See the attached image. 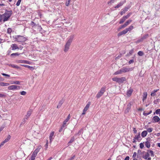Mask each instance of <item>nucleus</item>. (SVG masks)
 Listing matches in <instances>:
<instances>
[{
	"instance_id": "8fccbe9b",
	"label": "nucleus",
	"mask_w": 160,
	"mask_h": 160,
	"mask_svg": "<svg viewBox=\"0 0 160 160\" xmlns=\"http://www.w3.org/2000/svg\"><path fill=\"white\" fill-rule=\"evenodd\" d=\"M142 154L141 151L140 150H138V155H140Z\"/></svg>"
},
{
	"instance_id": "de8ad7c7",
	"label": "nucleus",
	"mask_w": 160,
	"mask_h": 160,
	"mask_svg": "<svg viewBox=\"0 0 160 160\" xmlns=\"http://www.w3.org/2000/svg\"><path fill=\"white\" fill-rule=\"evenodd\" d=\"M137 153L136 152H134L133 153V154L132 156V158H136V156H137Z\"/></svg>"
},
{
	"instance_id": "f257e3e1",
	"label": "nucleus",
	"mask_w": 160,
	"mask_h": 160,
	"mask_svg": "<svg viewBox=\"0 0 160 160\" xmlns=\"http://www.w3.org/2000/svg\"><path fill=\"white\" fill-rule=\"evenodd\" d=\"M74 38V35H72L70 36L67 41L65 46L64 51L65 52H67Z\"/></svg>"
},
{
	"instance_id": "1a4fd4ad",
	"label": "nucleus",
	"mask_w": 160,
	"mask_h": 160,
	"mask_svg": "<svg viewBox=\"0 0 160 160\" xmlns=\"http://www.w3.org/2000/svg\"><path fill=\"white\" fill-rule=\"evenodd\" d=\"M90 105V103H88L86 105L85 107L84 108L83 110V112L82 113V115H83L85 114L86 112L87 111V110H88L89 107Z\"/></svg>"
},
{
	"instance_id": "052dcab7",
	"label": "nucleus",
	"mask_w": 160,
	"mask_h": 160,
	"mask_svg": "<svg viewBox=\"0 0 160 160\" xmlns=\"http://www.w3.org/2000/svg\"><path fill=\"white\" fill-rule=\"evenodd\" d=\"M75 157V156H73L71 158H70L69 159V160H73L74 159V158Z\"/></svg>"
},
{
	"instance_id": "20e7f679",
	"label": "nucleus",
	"mask_w": 160,
	"mask_h": 160,
	"mask_svg": "<svg viewBox=\"0 0 160 160\" xmlns=\"http://www.w3.org/2000/svg\"><path fill=\"white\" fill-rule=\"evenodd\" d=\"M133 28V26L132 25H131L128 28H126L125 30H123L122 32H120L118 34V36H121L123 34H126L128 31H130Z\"/></svg>"
},
{
	"instance_id": "680f3d73",
	"label": "nucleus",
	"mask_w": 160,
	"mask_h": 160,
	"mask_svg": "<svg viewBox=\"0 0 160 160\" xmlns=\"http://www.w3.org/2000/svg\"><path fill=\"white\" fill-rule=\"evenodd\" d=\"M129 156H127L125 158L124 160H129Z\"/></svg>"
},
{
	"instance_id": "423d86ee",
	"label": "nucleus",
	"mask_w": 160,
	"mask_h": 160,
	"mask_svg": "<svg viewBox=\"0 0 160 160\" xmlns=\"http://www.w3.org/2000/svg\"><path fill=\"white\" fill-rule=\"evenodd\" d=\"M122 73H124L128 72L130 71H132L133 70V68H129L126 67H123L120 69Z\"/></svg>"
},
{
	"instance_id": "2f4dec72",
	"label": "nucleus",
	"mask_w": 160,
	"mask_h": 160,
	"mask_svg": "<svg viewBox=\"0 0 160 160\" xmlns=\"http://www.w3.org/2000/svg\"><path fill=\"white\" fill-rule=\"evenodd\" d=\"M149 154L148 152L146 154L143 156V158L145 159H146L149 157Z\"/></svg>"
},
{
	"instance_id": "c756f323",
	"label": "nucleus",
	"mask_w": 160,
	"mask_h": 160,
	"mask_svg": "<svg viewBox=\"0 0 160 160\" xmlns=\"http://www.w3.org/2000/svg\"><path fill=\"white\" fill-rule=\"evenodd\" d=\"M132 22V20H129L127 21L124 24L126 27L128 26Z\"/></svg>"
},
{
	"instance_id": "c03bdc74",
	"label": "nucleus",
	"mask_w": 160,
	"mask_h": 160,
	"mask_svg": "<svg viewBox=\"0 0 160 160\" xmlns=\"http://www.w3.org/2000/svg\"><path fill=\"white\" fill-rule=\"evenodd\" d=\"M144 145L143 143H141L140 144V147L141 148H142L144 147Z\"/></svg>"
},
{
	"instance_id": "7ed1b4c3",
	"label": "nucleus",
	"mask_w": 160,
	"mask_h": 160,
	"mask_svg": "<svg viewBox=\"0 0 160 160\" xmlns=\"http://www.w3.org/2000/svg\"><path fill=\"white\" fill-rule=\"evenodd\" d=\"M41 148V146L40 145L32 153L31 158L29 159V160H34L35 157H36L38 153L39 152Z\"/></svg>"
},
{
	"instance_id": "49530a36",
	"label": "nucleus",
	"mask_w": 160,
	"mask_h": 160,
	"mask_svg": "<svg viewBox=\"0 0 160 160\" xmlns=\"http://www.w3.org/2000/svg\"><path fill=\"white\" fill-rule=\"evenodd\" d=\"M155 112H156V114H158L159 113H160V109H158L156 110V111Z\"/></svg>"
},
{
	"instance_id": "f704fd0d",
	"label": "nucleus",
	"mask_w": 160,
	"mask_h": 160,
	"mask_svg": "<svg viewBox=\"0 0 160 160\" xmlns=\"http://www.w3.org/2000/svg\"><path fill=\"white\" fill-rule=\"evenodd\" d=\"M140 138V133H138V135H137L135 136L134 137V139L138 140L139 138Z\"/></svg>"
},
{
	"instance_id": "ea45409f",
	"label": "nucleus",
	"mask_w": 160,
	"mask_h": 160,
	"mask_svg": "<svg viewBox=\"0 0 160 160\" xmlns=\"http://www.w3.org/2000/svg\"><path fill=\"white\" fill-rule=\"evenodd\" d=\"M19 54H19L18 53L16 52L15 53H12L11 55V56H18Z\"/></svg>"
},
{
	"instance_id": "0e129e2a",
	"label": "nucleus",
	"mask_w": 160,
	"mask_h": 160,
	"mask_svg": "<svg viewBox=\"0 0 160 160\" xmlns=\"http://www.w3.org/2000/svg\"><path fill=\"white\" fill-rule=\"evenodd\" d=\"M133 52V49H132L131 50L130 52V53L131 54H132Z\"/></svg>"
},
{
	"instance_id": "3c124183",
	"label": "nucleus",
	"mask_w": 160,
	"mask_h": 160,
	"mask_svg": "<svg viewBox=\"0 0 160 160\" xmlns=\"http://www.w3.org/2000/svg\"><path fill=\"white\" fill-rule=\"evenodd\" d=\"M74 141V138H72L69 141V142L68 143H71L72 142H73Z\"/></svg>"
},
{
	"instance_id": "a211bd4d",
	"label": "nucleus",
	"mask_w": 160,
	"mask_h": 160,
	"mask_svg": "<svg viewBox=\"0 0 160 160\" xmlns=\"http://www.w3.org/2000/svg\"><path fill=\"white\" fill-rule=\"evenodd\" d=\"M22 81H11V84H18L20 85V84L21 82Z\"/></svg>"
},
{
	"instance_id": "6ab92c4d",
	"label": "nucleus",
	"mask_w": 160,
	"mask_h": 160,
	"mask_svg": "<svg viewBox=\"0 0 160 160\" xmlns=\"http://www.w3.org/2000/svg\"><path fill=\"white\" fill-rule=\"evenodd\" d=\"M9 85V83L7 82H0V86H7Z\"/></svg>"
},
{
	"instance_id": "f8f14e48",
	"label": "nucleus",
	"mask_w": 160,
	"mask_h": 160,
	"mask_svg": "<svg viewBox=\"0 0 160 160\" xmlns=\"http://www.w3.org/2000/svg\"><path fill=\"white\" fill-rule=\"evenodd\" d=\"M126 80V78L125 77H122L119 78V84L122 83Z\"/></svg>"
},
{
	"instance_id": "2eb2a0df",
	"label": "nucleus",
	"mask_w": 160,
	"mask_h": 160,
	"mask_svg": "<svg viewBox=\"0 0 160 160\" xmlns=\"http://www.w3.org/2000/svg\"><path fill=\"white\" fill-rule=\"evenodd\" d=\"M129 7H126L124 8L122 10V11L120 12V14L121 15H122L125 13L129 9Z\"/></svg>"
},
{
	"instance_id": "393cba45",
	"label": "nucleus",
	"mask_w": 160,
	"mask_h": 160,
	"mask_svg": "<svg viewBox=\"0 0 160 160\" xmlns=\"http://www.w3.org/2000/svg\"><path fill=\"white\" fill-rule=\"evenodd\" d=\"M133 90L132 89H130L129 90H128L127 93V95L128 96H130L132 94V92Z\"/></svg>"
},
{
	"instance_id": "cd10ccee",
	"label": "nucleus",
	"mask_w": 160,
	"mask_h": 160,
	"mask_svg": "<svg viewBox=\"0 0 160 160\" xmlns=\"http://www.w3.org/2000/svg\"><path fill=\"white\" fill-rule=\"evenodd\" d=\"M32 112V110L31 109L29 110L27 112V114L26 115V116H28L30 117L31 115Z\"/></svg>"
},
{
	"instance_id": "5fc2aeb1",
	"label": "nucleus",
	"mask_w": 160,
	"mask_h": 160,
	"mask_svg": "<svg viewBox=\"0 0 160 160\" xmlns=\"http://www.w3.org/2000/svg\"><path fill=\"white\" fill-rule=\"evenodd\" d=\"M3 20L2 15L0 14V22H1L2 20Z\"/></svg>"
},
{
	"instance_id": "37998d69",
	"label": "nucleus",
	"mask_w": 160,
	"mask_h": 160,
	"mask_svg": "<svg viewBox=\"0 0 160 160\" xmlns=\"http://www.w3.org/2000/svg\"><path fill=\"white\" fill-rule=\"evenodd\" d=\"M21 0H18V2L16 3V5L17 6H18L20 5V3L21 2Z\"/></svg>"
},
{
	"instance_id": "e433bc0d",
	"label": "nucleus",
	"mask_w": 160,
	"mask_h": 160,
	"mask_svg": "<svg viewBox=\"0 0 160 160\" xmlns=\"http://www.w3.org/2000/svg\"><path fill=\"white\" fill-rule=\"evenodd\" d=\"M138 55L139 56H142L144 55V53L142 51H139L138 53Z\"/></svg>"
},
{
	"instance_id": "864d4df0",
	"label": "nucleus",
	"mask_w": 160,
	"mask_h": 160,
	"mask_svg": "<svg viewBox=\"0 0 160 160\" xmlns=\"http://www.w3.org/2000/svg\"><path fill=\"white\" fill-rule=\"evenodd\" d=\"M27 120L24 118L23 119L22 123L24 124Z\"/></svg>"
},
{
	"instance_id": "9b49d317",
	"label": "nucleus",
	"mask_w": 160,
	"mask_h": 160,
	"mask_svg": "<svg viewBox=\"0 0 160 160\" xmlns=\"http://www.w3.org/2000/svg\"><path fill=\"white\" fill-rule=\"evenodd\" d=\"M70 118V114H69L67 117V118L63 121V127H65V125L67 122L68 121Z\"/></svg>"
},
{
	"instance_id": "6e6552de",
	"label": "nucleus",
	"mask_w": 160,
	"mask_h": 160,
	"mask_svg": "<svg viewBox=\"0 0 160 160\" xmlns=\"http://www.w3.org/2000/svg\"><path fill=\"white\" fill-rule=\"evenodd\" d=\"M20 88V87L16 85H12L8 87V89L9 90H19Z\"/></svg>"
},
{
	"instance_id": "338daca9",
	"label": "nucleus",
	"mask_w": 160,
	"mask_h": 160,
	"mask_svg": "<svg viewBox=\"0 0 160 160\" xmlns=\"http://www.w3.org/2000/svg\"><path fill=\"white\" fill-rule=\"evenodd\" d=\"M158 146L160 148V143H157Z\"/></svg>"
},
{
	"instance_id": "6e6d98bb",
	"label": "nucleus",
	"mask_w": 160,
	"mask_h": 160,
	"mask_svg": "<svg viewBox=\"0 0 160 160\" xmlns=\"http://www.w3.org/2000/svg\"><path fill=\"white\" fill-rule=\"evenodd\" d=\"M126 27V26H125V24H124L123 25H122V26H121V27H120V28H119V29H122V28H125V27Z\"/></svg>"
},
{
	"instance_id": "f03ea898",
	"label": "nucleus",
	"mask_w": 160,
	"mask_h": 160,
	"mask_svg": "<svg viewBox=\"0 0 160 160\" xmlns=\"http://www.w3.org/2000/svg\"><path fill=\"white\" fill-rule=\"evenodd\" d=\"M12 14V11L10 10L6 11L4 14H2L3 17V22H5L7 21L11 16Z\"/></svg>"
},
{
	"instance_id": "5701e85b",
	"label": "nucleus",
	"mask_w": 160,
	"mask_h": 160,
	"mask_svg": "<svg viewBox=\"0 0 160 160\" xmlns=\"http://www.w3.org/2000/svg\"><path fill=\"white\" fill-rule=\"evenodd\" d=\"M10 67H11L12 68H15L17 69H19L20 68V67L17 65H15L13 64H10L9 65Z\"/></svg>"
},
{
	"instance_id": "9d476101",
	"label": "nucleus",
	"mask_w": 160,
	"mask_h": 160,
	"mask_svg": "<svg viewBox=\"0 0 160 160\" xmlns=\"http://www.w3.org/2000/svg\"><path fill=\"white\" fill-rule=\"evenodd\" d=\"M54 134V132H52L50 134L49 138L50 139L49 142L51 144L53 140L54 139L53 136Z\"/></svg>"
},
{
	"instance_id": "4c0bfd02",
	"label": "nucleus",
	"mask_w": 160,
	"mask_h": 160,
	"mask_svg": "<svg viewBox=\"0 0 160 160\" xmlns=\"http://www.w3.org/2000/svg\"><path fill=\"white\" fill-rule=\"evenodd\" d=\"M12 32V29L10 28H8L7 30V32L9 34L11 33Z\"/></svg>"
},
{
	"instance_id": "79ce46f5",
	"label": "nucleus",
	"mask_w": 160,
	"mask_h": 160,
	"mask_svg": "<svg viewBox=\"0 0 160 160\" xmlns=\"http://www.w3.org/2000/svg\"><path fill=\"white\" fill-rule=\"evenodd\" d=\"M48 140H47L46 144L45 145V147L46 149H47V148H48Z\"/></svg>"
},
{
	"instance_id": "774afa93",
	"label": "nucleus",
	"mask_w": 160,
	"mask_h": 160,
	"mask_svg": "<svg viewBox=\"0 0 160 160\" xmlns=\"http://www.w3.org/2000/svg\"><path fill=\"white\" fill-rule=\"evenodd\" d=\"M147 160H151V158L150 157H148V158H147V159H146Z\"/></svg>"
},
{
	"instance_id": "ddd939ff",
	"label": "nucleus",
	"mask_w": 160,
	"mask_h": 160,
	"mask_svg": "<svg viewBox=\"0 0 160 160\" xmlns=\"http://www.w3.org/2000/svg\"><path fill=\"white\" fill-rule=\"evenodd\" d=\"M153 120H154L153 122H159L160 119L158 116H156L153 118Z\"/></svg>"
},
{
	"instance_id": "13d9d810",
	"label": "nucleus",
	"mask_w": 160,
	"mask_h": 160,
	"mask_svg": "<svg viewBox=\"0 0 160 160\" xmlns=\"http://www.w3.org/2000/svg\"><path fill=\"white\" fill-rule=\"evenodd\" d=\"M64 127H63V125H62L61 128L59 129V132H61L62 131V129H63V128H64Z\"/></svg>"
},
{
	"instance_id": "4d7b16f0",
	"label": "nucleus",
	"mask_w": 160,
	"mask_h": 160,
	"mask_svg": "<svg viewBox=\"0 0 160 160\" xmlns=\"http://www.w3.org/2000/svg\"><path fill=\"white\" fill-rule=\"evenodd\" d=\"M5 96V95L3 94L0 93V98L3 97Z\"/></svg>"
},
{
	"instance_id": "dca6fc26",
	"label": "nucleus",
	"mask_w": 160,
	"mask_h": 160,
	"mask_svg": "<svg viewBox=\"0 0 160 160\" xmlns=\"http://www.w3.org/2000/svg\"><path fill=\"white\" fill-rule=\"evenodd\" d=\"M64 102V100L63 99H62L59 102V103L57 105V108H59L61 106H62V104Z\"/></svg>"
},
{
	"instance_id": "473e14b6",
	"label": "nucleus",
	"mask_w": 160,
	"mask_h": 160,
	"mask_svg": "<svg viewBox=\"0 0 160 160\" xmlns=\"http://www.w3.org/2000/svg\"><path fill=\"white\" fill-rule=\"evenodd\" d=\"M148 152H149L151 154V156L152 157L154 156V154L153 151L151 150H148Z\"/></svg>"
},
{
	"instance_id": "4468645a",
	"label": "nucleus",
	"mask_w": 160,
	"mask_h": 160,
	"mask_svg": "<svg viewBox=\"0 0 160 160\" xmlns=\"http://www.w3.org/2000/svg\"><path fill=\"white\" fill-rule=\"evenodd\" d=\"M11 47L12 48V50H14L17 49H19V48L16 44H12L11 46Z\"/></svg>"
},
{
	"instance_id": "39448f33",
	"label": "nucleus",
	"mask_w": 160,
	"mask_h": 160,
	"mask_svg": "<svg viewBox=\"0 0 160 160\" xmlns=\"http://www.w3.org/2000/svg\"><path fill=\"white\" fill-rule=\"evenodd\" d=\"M15 39L16 41L19 42H25L27 40L26 38L21 36H16Z\"/></svg>"
},
{
	"instance_id": "4be33fe9",
	"label": "nucleus",
	"mask_w": 160,
	"mask_h": 160,
	"mask_svg": "<svg viewBox=\"0 0 160 160\" xmlns=\"http://www.w3.org/2000/svg\"><path fill=\"white\" fill-rule=\"evenodd\" d=\"M159 90V89L154 90L153 91L151 94V96L153 97L156 95V92Z\"/></svg>"
},
{
	"instance_id": "bb28decb",
	"label": "nucleus",
	"mask_w": 160,
	"mask_h": 160,
	"mask_svg": "<svg viewBox=\"0 0 160 160\" xmlns=\"http://www.w3.org/2000/svg\"><path fill=\"white\" fill-rule=\"evenodd\" d=\"M122 74V72H121V70L120 69L119 70H118L115 72L113 74L114 75H117L120 74Z\"/></svg>"
},
{
	"instance_id": "f3484780",
	"label": "nucleus",
	"mask_w": 160,
	"mask_h": 160,
	"mask_svg": "<svg viewBox=\"0 0 160 160\" xmlns=\"http://www.w3.org/2000/svg\"><path fill=\"white\" fill-rule=\"evenodd\" d=\"M148 95L147 93V92H144L143 94V98L142 99V100L143 102H144V100H145L147 98Z\"/></svg>"
},
{
	"instance_id": "09e8293b",
	"label": "nucleus",
	"mask_w": 160,
	"mask_h": 160,
	"mask_svg": "<svg viewBox=\"0 0 160 160\" xmlns=\"http://www.w3.org/2000/svg\"><path fill=\"white\" fill-rule=\"evenodd\" d=\"M2 75L4 76H7V77H9L10 76L8 74H5V73H2Z\"/></svg>"
},
{
	"instance_id": "b1692460",
	"label": "nucleus",
	"mask_w": 160,
	"mask_h": 160,
	"mask_svg": "<svg viewBox=\"0 0 160 160\" xmlns=\"http://www.w3.org/2000/svg\"><path fill=\"white\" fill-rule=\"evenodd\" d=\"M21 66H23V67L29 68L30 69H31L32 70H33L34 69V68L33 67L30 66L28 65H21Z\"/></svg>"
},
{
	"instance_id": "e2e57ef3",
	"label": "nucleus",
	"mask_w": 160,
	"mask_h": 160,
	"mask_svg": "<svg viewBox=\"0 0 160 160\" xmlns=\"http://www.w3.org/2000/svg\"><path fill=\"white\" fill-rule=\"evenodd\" d=\"M29 116H26V115L25 116V118H25L27 120L28 118H29Z\"/></svg>"
},
{
	"instance_id": "bf43d9fd",
	"label": "nucleus",
	"mask_w": 160,
	"mask_h": 160,
	"mask_svg": "<svg viewBox=\"0 0 160 160\" xmlns=\"http://www.w3.org/2000/svg\"><path fill=\"white\" fill-rule=\"evenodd\" d=\"M133 132L134 133H136L137 132V130H136V128H133Z\"/></svg>"
},
{
	"instance_id": "72a5a7b5",
	"label": "nucleus",
	"mask_w": 160,
	"mask_h": 160,
	"mask_svg": "<svg viewBox=\"0 0 160 160\" xmlns=\"http://www.w3.org/2000/svg\"><path fill=\"white\" fill-rule=\"evenodd\" d=\"M126 19H125V18H124L123 17L122 18H121L120 21L119 23L120 24H122V23L126 20Z\"/></svg>"
},
{
	"instance_id": "a878e982",
	"label": "nucleus",
	"mask_w": 160,
	"mask_h": 160,
	"mask_svg": "<svg viewBox=\"0 0 160 160\" xmlns=\"http://www.w3.org/2000/svg\"><path fill=\"white\" fill-rule=\"evenodd\" d=\"M145 145L147 148H149L150 147V142L148 141H146L145 142Z\"/></svg>"
},
{
	"instance_id": "0eeeda50",
	"label": "nucleus",
	"mask_w": 160,
	"mask_h": 160,
	"mask_svg": "<svg viewBox=\"0 0 160 160\" xmlns=\"http://www.w3.org/2000/svg\"><path fill=\"white\" fill-rule=\"evenodd\" d=\"M105 88H102L100 91L98 92L96 96V97L98 98H100L102 95L105 92Z\"/></svg>"
},
{
	"instance_id": "603ef678",
	"label": "nucleus",
	"mask_w": 160,
	"mask_h": 160,
	"mask_svg": "<svg viewBox=\"0 0 160 160\" xmlns=\"http://www.w3.org/2000/svg\"><path fill=\"white\" fill-rule=\"evenodd\" d=\"M134 62V60L132 59L131 60L128 62V63L129 64H131L132 63Z\"/></svg>"
},
{
	"instance_id": "a18cd8bd",
	"label": "nucleus",
	"mask_w": 160,
	"mask_h": 160,
	"mask_svg": "<svg viewBox=\"0 0 160 160\" xmlns=\"http://www.w3.org/2000/svg\"><path fill=\"white\" fill-rule=\"evenodd\" d=\"M70 1L71 0H68V1L66 2V3H65L66 6H69V3H70Z\"/></svg>"
},
{
	"instance_id": "c85d7f7f",
	"label": "nucleus",
	"mask_w": 160,
	"mask_h": 160,
	"mask_svg": "<svg viewBox=\"0 0 160 160\" xmlns=\"http://www.w3.org/2000/svg\"><path fill=\"white\" fill-rule=\"evenodd\" d=\"M119 78H118L117 77H115L112 78V79L113 81L116 82L118 83Z\"/></svg>"
},
{
	"instance_id": "7c9ffc66",
	"label": "nucleus",
	"mask_w": 160,
	"mask_h": 160,
	"mask_svg": "<svg viewBox=\"0 0 160 160\" xmlns=\"http://www.w3.org/2000/svg\"><path fill=\"white\" fill-rule=\"evenodd\" d=\"M17 62L18 63H26V60H18L17 61Z\"/></svg>"
},
{
	"instance_id": "412c9836",
	"label": "nucleus",
	"mask_w": 160,
	"mask_h": 160,
	"mask_svg": "<svg viewBox=\"0 0 160 160\" xmlns=\"http://www.w3.org/2000/svg\"><path fill=\"white\" fill-rule=\"evenodd\" d=\"M147 134L148 132L147 131H144L142 132L141 133L142 137L143 138H144L147 136Z\"/></svg>"
},
{
	"instance_id": "c9c22d12",
	"label": "nucleus",
	"mask_w": 160,
	"mask_h": 160,
	"mask_svg": "<svg viewBox=\"0 0 160 160\" xmlns=\"http://www.w3.org/2000/svg\"><path fill=\"white\" fill-rule=\"evenodd\" d=\"M131 15V13H129L127 15L124 16H123V17L124 18H125V19H127L128 18H129V17Z\"/></svg>"
},
{
	"instance_id": "a19ab883",
	"label": "nucleus",
	"mask_w": 160,
	"mask_h": 160,
	"mask_svg": "<svg viewBox=\"0 0 160 160\" xmlns=\"http://www.w3.org/2000/svg\"><path fill=\"white\" fill-rule=\"evenodd\" d=\"M20 93L21 95H25L26 94V92L24 91H22L20 92Z\"/></svg>"
},
{
	"instance_id": "69168bd1",
	"label": "nucleus",
	"mask_w": 160,
	"mask_h": 160,
	"mask_svg": "<svg viewBox=\"0 0 160 160\" xmlns=\"http://www.w3.org/2000/svg\"><path fill=\"white\" fill-rule=\"evenodd\" d=\"M26 63H25L28 64H30V63L29 62V61H26Z\"/></svg>"
},
{
	"instance_id": "aec40b11",
	"label": "nucleus",
	"mask_w": 160,
	"mask_h": 160,
	"mask_svg": "<svg viewBox=\"0 0 160 160\" xmlns=\"http://www.w3.org/2000/svg\"><path fill=\"white\" fill-rule=\"evenodd\" d=\"M125 2V1H123L120 2L118 3L116 7H115V8H118L120 7Z\"/></svg>"
},
{
	"instance_id": "58836bf2",
	"label": "nucleus",
	"mask_w": 160,
	"mask_h": 160,
	"mask_svg": "<svg viewBox=\"0 0 160 160\" xmlns=\"http://www.w3.org/2000/svg\"><path fill=\"white\" fill-rule=\"evenodd\" d=\"M153 128H148L147 129V131L149 132H152Z\"/></svg>"
}]
</instances>
